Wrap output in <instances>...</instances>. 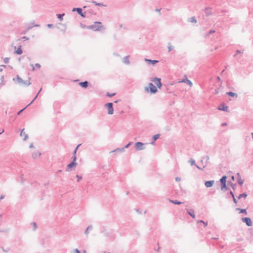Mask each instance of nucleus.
<instances>
[{
  "label": "nucleus",
  "mask_w": 253,
  "mask_h": 253,
  "mask_svg": "<svg viewBox=\"0 0 253 253\" xmlns=\"http://www.w3.org/2000/svg\"><path fill=\"white\" fill-rule=\"evenodd\" d=\"M81 144H79V145H78V146L76 147V148L75 149L74 151H73V155H76V153H77V150L78 149V148L81 146Z\"/></svg>",
  "instance_id": "nucleus-35"
},
{
  "label": "nucleus",
  "mask_w": 253,
  "mask_h": 253,
  "mask_svg": "<svg viewBox=\"0 0 253 253\" xmlns=\"http://www.w3.org/2000/svg\"><path fill=\"white\" fill-rule=\"evenodd\" d=\"M181 82L186 83L187 84H188L190 86H192V85L193 84L192 82L189 80H188L187 79H186L185 80V79L182 80Z\"/></svg>",
  "instance_id": "nucleus-25"
},
{
  "label": "nucleus",
  "mask_w": 253,
  "mask_h": 253,
  "mask_svg": "<svg viewBox=\"0 0 253 253\" xmlns=\"http://www.w3.org/2000/svg\"><path fill=\"white\" fill-rule=\"evenodd\" d=\"M72 11H76L78 12V13L83 17H85V16L84 13L82 12V9L81 8H73Z\"/></svg>",
  "instance_id": "nucleus-9"
},
{
  "label": "nucleus",
  "mask_w": 253,
  "mask_h": 253,
  "mask_svg": "<svg viewBox=\"0 0 253 253\" xmlns=\"http://www.w3.org/2000/svg\"><path fill=\"white\" fill-rule=\"evenodd\" d=\"M169 201H170V202H171L172 204H175V205H180L181 204H182V202H181L180 201H178L177 200H170Z\"/></svg>",
  "instance_id": "nucleus-27"
},
{
  "label": "nucleus",
  "mask_w": 253,
  "mask_h": 253,
  "mask_svg": "<svg viewBox=\"0 0 253 253\" xmlns=\"http://www.w3.org/2000/svg\"><path fill=\"white\" fill-rule=\"evenodd\" d=\"M125 151V148H118L113 151H111V152H110V153H114V152H116V153H123Z\"/></svg>",
  "instance_id": "nucleus-14"
},
{
  "label": "nucleus",
  "mask_w": 253,
  "mask_h": 253,
  "mask_svg": "<svg viewBox=\"0 0 253 253\" xmlns=\"http://www.w3.org/2000/svg\"><path fill=\"white\" fill-rule=\"evenodd\" d=\"M115 94H116L115 93H113L110 94L109 92H107L106 93V95L107 96H108V97H112V96H114L115 95Z\"/></svg>",
  "instance_id": "nucleus-40"
},
{
  "label": "nucleus",
  "mask_w": 253,
  "mask_h": 253,
  "mask_svg": "<svg viewBox=\"0 0 253 253\" xmlns=\"http://www.w3.org/2000/svg\"><path fill=\"white\" fill-rule=\"evenodd\" d=\"M222 126H225L227 125V124H226V123H222Z\"/></svg>",
  "instance_id": "nucleus-63"
},
{
  "label": "nucleus",
  "mask_w": 253,
  "mask_h": 253,
  "mask_svg": "<svg viewBox=\"0 0 253 253\" xmlns=\"http://www.w3.org/2000/svg\"><path fill=\"white\" fill-rule=\"evenodd\" d=\"M65 15L63 14H57V18L59 19L60 21H62L63 20V17Z\"/></svg>",
  "instance_id": "nucleus-29"
},
{
  "label": "nucleus",
  "mask_w": 253,
  "mask_h": 253,
  "mask_svg": "<svg viewBox=\"0 0 253 253\" xmlns=\"http://www.w3.org/2000/svg\"><path fill=\"white\" fill-rule=\"evenodd\" d=\"M238 175V179H237V182L238 184L240 185H242L244 183V180H243L240 176V175L239 173H237Z\"/></svg>",
  "instance_id": "nucleus-19"
},
{
  "label": "nucleus",
  "mask_w": 253,
  "mask_h": 253,
  "mask_svg": "<svg viewBox=\"0 0 253 253\" xmlns=\"http://www.w3.org/2000/svg\"><path fill=\"white\" fill-rule=\"evenodd\" d=\"M92 3H94L96 5H97V6H103V4L102 3H97L96 1H92Z\"/></svg>",
  "instance_id": "nucleus-38"
},
{
  "label": "nucleus",
  "mask_w": 253,
  "mask_h": 253,
  "mask_svg": "<svg viewBox=\"0 0 253 253\" xmlns=\"http://www.w3.org/2000/svg\"><path fill=\"white\" fill-rule=\"evenodd\" d=\"M15 53H16L17 54H18V55H20L21 54H22V50L21 49V46L20 45L17 49L15 51Z\"/></svg>",
  "instance_id": "nucleus-24"
},
{
  "label": "nucleus",
  "mask_w": 253,
  "mask_h": 253,
  "mask_svg": "<svg viewBox=\"0 0 253 253\" xmlns=\"http://www.w3.org/2000/svg\"><path fill=\"white\" fill-rule=\"evenodd\" d=\"M76 177L77 178L78 181H80V180L82 179V177L81 176H80L79 175H76Z\"/></svg>",
  "instance_id": "nucleus-42"
},
{
  "label": "nucleus",
  "mask_w": 253,
  "mask_h": 253,
  "mask_svg": "<svg viewBox=\"0 0 253 253\" xmlns=\"http://www.w3.org/2000/svg\"><path fill=\"white\" fill-rule=\"evenodd\" d=\"M247 196V194L246 193H242L241 194H240L239 196L238 197V199H241V198H244L245 199Z\"/></svg>",
  "instance_id": "nucleus-26"
},
{
  "label": "nucleus",
  "mask_w": 253,
  "mask_h": 253,
  "mask_svg": "<svg viewBox=\"0 0 253 253\" xmlns=\"http://www.w3.org/2000/svg\"><path fill=\"white\" fill-rule=\"evenodd\" d=\"M131 142L128 143L127 144H126L125 147H124L125 148H127L129 147V146L131 145Z\"/></svg>",
  "instance_id": "nucleus-44"
},
{
  "label": "nucleus",
  "mask_w": 253,
  "mask_h": 253,
  "mask_svg": "<svg viewBox=\"0 0 253 253\" xmlns=\"http://www.w3.org/2000/svg\"><path fill=\"white\" fill-rule=\"evenodd\" d=\"M209 159V157L208 156L203 157L202 158V159L201 160V162L203 164V165H204V166H203V168L205 167Z\"/></svg>",
  "instance_id": "nucleus-10"
},
{
  "label": "nucleus",
  "mask_w": 253,
  "mask_h": 253,
  "mask_svg": "<svg viewBox=\"0 0 253 253\" xmlns=\"http://www.w3.org/2000/svg\"><path fill=\"white\" fill-rule=\"evenodd\" d=\"M151 81L154 82L155 84L157 86L158 88H161L162 86V84L161 82V79L158 78H154L151 80Z\"/></svg>",
  "instance_id": "nucleus-7"
},
{
  "label": "nucleus",
  "mask_w": 253,
  "mask_h": 253,
  "mask_svg": "<svg viewBox=\"0 0 253 253\" xmlns=\"http://www.w3.org/2000/svg\"><path fill=\"white\" fill-rule=\"evenodd\" d=\"M39 26H40V25H38V24H33L32 26H29L27 28V31H29L30 30H31L34 27H39Z\"/></svg>",
  "instance_id": "nucleus-30"
},
{
  "label": "nucleus",
  "mask_w": 253,
  "mask_h": 253,
  "mask_svg": "<svg viewBox=\"0 0 253 253\" xmlns=\"http://www.w3.org/2000/svg\"><path fill=\"white\" fill-rule=\"evenodd\" d=\"M160 135L159 134H155L153 136V141L151 143V144H153L154 143V141H155L156 140H157L160 137Z\"/></svg>",
  "instance_id": "nucleus-23"
},
{
  "label": "nucleus",
  "mask_w": 253,
  "mask_h": 253,
  "mask_svg": "<svg viewBox=\"0 0 253 253\" xmlns=\"http://www.w3.org/2000/svg\"><path fill=\"white\" fill-rule=\"evenodd\" d=\"M203 224H204L205 226H207L208 225V222H204Z\"/></svg>",
  "instance_id": "nucleus-60"
},
{
  "label": "nucleus",
  "mask_w": 253,
  "mask_h": 253,
  "mask_svg": "<svg viewBox=\"0 0 253 253\" xmlns=\"http://www.w3.org/2000/svg\"><path fill=\"white\" fill-rule=\"evenodd\" d=\"M175 180L176 181H180L181 180V178L180 177H176L175 178Z\"/></svg>",
  "instance_id": "nucleus-48"
},
{
  "label": "nucleus",
  "mask_w": 253,
  "mask_h": 253,
  "mask_svg": "<svg viewBox=\"0 0 253 253\" xmlns=\"http://www.w3.org/2000/svg\"><path fill=\"white\" fill-rule=\"evenodd\" d=\"M189 21L192 23H196L197 21L194 17H192L189 18Z\"/></svg>",
  "instance_id": "nucleus-34"
},
{
  "label": "nucleus",
  "mask_w": 253,
  "mask_h": 253,
  "mask_svg": "<svg viewBox=\"0 0 253 253\" xmlns=\"http://www.w3.org/2000/svg\"><path fill=\"white\" fill-rule=\"evenodd\" d=\"M144 144L141 142H137L135 144V148L138 151L142 150L145 149Z\"/></svg>",
  "instance_id": "nucleus-6"
},
{
  "label": "nucleus",
  "mask_w": 253,
  "mask_h": 253,
  "mask_svg": "<svg viewBox=\"0 0 253 253\" xmlns=\"http://www.w3.org/2000/svg\"><path fill=\"white\" fill-rule=\"evenodd\" d=\"M34 147V144L33 143H31L30 144V146H29V148H33Z\"/></svg>",
  "instance_id": "nucleus-58"
},
{
  "label": "nucleus",
  "mask_w": 253,
  "mask_h": 253,
  "mask_svg": "<svg viewBox=\"0 0 253 253\" xmlns=\"http://www.w3.org/2000/svg\"><path fill=\"white\" fill-rule=\"evenodd\" d=\"M205 13L206 16H208L211 14V9L209 8H205Z\"/></svg>",
  "instance_id": "nucleus-28"
},
{
  "label": "nucleus",
  "mask_w": 253,
  "mask_h": 253,
  "mask_svg": "<svg viewBox=\"0 0 253 253\" xmlns=\"http://www.w3.org/2000/svg\"><path fill=\"white\" fill-rule=\"evenodd\" d=\"M88 82L87 81H84L83 82H80L79 85L83 88H86L88 85Z\"/></svg>",
  "instance_id": "nucleus-18"
},
{
  "label": "nucleus",
  "mask_w": 253,
  "mask_h": 253,
  "mask_svg": "<svg viewBox=\"0 0 253 253\" xmlns=\"http://www.w3.org/2000/svg\"><path fill=\"white\" fill-rule=\"evenodd\" d=\"M4 132V129L2 127H0V134Z\"/></svg>",
  "instance_id": "nucleus-49"
},
{
  "label": "nucleus",
  "mask_w": 253,
  "mask_h": 253,
  "mask_svg": "<svg viewBox=\"0 0 253 253\" xmlns=\"http://www.w3.org/2000/svg\"><path fill=\"white\" fill-rule=\"evenodd\" d=\"M105 106L108 109V113L109 114H113L114 112V109L113 108V103H107L105 104Z\"/></svg>",
  "instance_id": "nucleus-5"
},
{
  "label": "nucleus",
  "mask_w": 253,
  "mask_h": 253,
  "mask_svg": "<svg viewBox=\"0 0 253 253\" xmlns=\"http://www.w3.org/2000/svg\"><path fill=\"white\" fill-rule=\"evenodd\" d=\"M215 33V31L214 30H211L209 33L207 35V36H209L210 34H212V33Z\"/></svg>",
  "instance_id": "nucleus-43"
},
{
  "label": "nucleus",
  "mask_w": 253,
  "mask_h": 253,
  "mask_svg": "<svg viewBox=\"0 0 253 253\" xmlns=\"http://www.w3.org/2000/svg\"><path fill=\"white\" fill-rule=\"evenodd\" d=\"M128 57H129V56H126L125 57H124L123 60V62L124 63L127 64V65H129L130 64V62L128 60Z\"/></svg>",
  "instance_id": "nucleus-20"
},
{
  "label": "nucleus",
  "mask_w": 253,
  "mask_h": 253,
  "mask_svg": "<svg viewBox=\"0 0 253 253\" xmlns=\"http://www.w3.org/2000/svg\"><path fill=\"white\" fill-rule=\"evenodd\" d=\"M4 197H5V196H4V195H1L0 196V200H2V199H4Z\"/></svg>",
  "instance_id": "nucleus-56"
},
{
  "label": "nucleus",
  "mask_w": 253,
  "mask_h": 253,
  "mask_svg": "<svg viewBox=\"0 0 253 253\" xmlns=\"http://www.w3.org/2000/svg\"><path fill=\"white\" fill-rule=\"evenodd\" d=\"M9 58H8V57H5L4 59V63H8V62H9Z\"/></svg>",
  "instance_id": "nucleus-41"
},
{
  "label": "nucleus",
  "mask_w": 253,
  "mask_h": 253,
  "mask_svg": "<svg viewBox=\"0 0 253 253\" xmlns=\"http://www.w3.org/2000/svg\"><path fill=\"white\" fill-rule=\"evenodd\" d=\"M173 46L171 45V44H170V43H168V52H170L172 48H173Z\"/></svg>",
  "instance_id": "nucleus-31"
},
{
  "label": "nucleus",
  "mask_w": 253,
  "mask_h": 253,
  "mask_svg": "<svg viewBox=\"0 0 253 253\" xmlns=\"http://www.w3.org/2000/svg\"><path fill=\"white\" fill-rule=\"evenodd\" d=\"M28 31H27V29L25 31H23L22 33H21V34H26L27 33V32H28Z\"/></svg>",
  "instance_id": "nucleus-53"
},
{
  "label": "nucleus",
  "mask_w": 253,
  "mask_h": 253,
  "mask_svg": "<svg viewBox=\"0 0 253 253\" xmlns=\"http://www.w3.org/2000/svg\"><path fill=\"white\" fill-rule=\"evenodd\" d=\"M102 28L103 26L100 22H95L94 24L88 27V29H92L95 31H100Z\"/></svg>",
  "instance_id": "nucleus-1"
},
{
  "label": "nucleus",
  "mask_w": 253,
  "mask_h": 253,
  "mask_svg": "<svg viewBox=\"0 0 253 253\" xmlns=\"http://www.w3.org/2000/svg\"><path fill=\"white\" fill-rule=\"evenodd\" d=\"M148 87H145V90L146 91H149V87L150 88V91L152 93H155L157 92L158 90L157 88L153 85V84L151 83H150L148 84Z\"/></svg>",
  "instance_id": "nucleus-3"
},
{
  "label": "nucleus",
  "mask_w": 253,
  "mask_h": 253,
  "mask_svg": "<svg viewBox=\"0 0 253 253\" xmlns=\"http://www.w3.org/2000/svg\"><path fill=\"white\" fill-rule=\"evenodd\" d=\"M93 229V226L91 225H89L85 230L84 233L86 235V236L87 237L88 235L89 234V231H91Z\"/></svg>",
  "instance_id": "nucleus-17"
},
{
  "label": "nucleus",
  "mask_w": 253,
  "mask_h": 253,
  "mask_svg": "<svg viewBox=\"0 0 253 253\" xmlns=\"http://www.w3.org/2000/svg\"><path fill=\"white\" fill-rule=\"evenodd\" d=\"M250 233H251V234L253 236V228L251 229V231H250Z\"/></svg>",
  "instance_id": "nucleus-59"
},
{
  "label": "nucleus",
  "mask_w": 253,
  "mask_h": 253,
  "mask_svg": "<svg viewBox=\"0 0 253 253\" xmlns=\"http://www.w3.org/2000/svg\"><path fill=\"white\" fill-rule=\"evenodd\" d=\"M32 225L33 226V230L35 231L36 230V229L37 228V224H36V222H32Z\"/></svg>",
  "instance_id": "nucleus-37"
},
{
  "label": "nucleus",
  "mask_w": 253,
  "mask_h": 253,
  "mask_svg": "<svg viewBox=\"0 0 253 253\" xmlns=\"http://www.w3.org/2000/svg\"><path fill=\"white\" fill-rule=\"evenodd\" d=\"M22 39H24V41H26V40H29V38H28V37H25V36L23 37L22 38Z\"/></svg>",
  "instance_id": "nucleus-51"
},
{
  "label": "nucleus",
  "mask_w": 253,
  "mask_h": 253,
  "mask_svg": "<svg viewBox=\"0 0 253 253\" xmlns=\"http://www.w3.org/2000/svg\"><path fill=\"white\" fill-rule=\"evenodd\" d=\"M74 253H80V251L78 249H76L74 250Z\"/></svg>",
  "instance_id": "nucleus-47"
},
{
  "label": "nucleus",
  "mask_w": 253,
  "mask_h": 253,
  "mask_svg": "<svg viewBox=\"0 0 253 253\" xmlns=\"http://www.w3.org/2000/svg\"><path fill=\"white\" fill-rule=\"evenodd\" d=\"M144 60L148 63V64H152L153 65H155V64L159 62L158 60H152L151 59H148L147 58H145Z\"/></svg>",
  "instance_id": "nucleus-11"
},
{
  "label": "nucleus",
  "mask_w": 253,
  "mask_h": 253,
  "mask_svg": "<svg viewBox=\"0 0 253 253\" xmlns=\"http://www.w3.org/2000/svg\"><path fill=\"white\" fill-rule=\"evenodd\" d=\"M41 155V153L39 152H33L32 154V158L34 159L39 158Z\"/></svg>",
  "instance_id": "nucleus-15"
},
{
  "label": "nucleus",
  "mask_w": 253,
  "mask_h": 253,
  "mask_svg": "<svg viewBox=\"0 0 253 253\" xmlns=\"http://www.w3.org/2000/svg\"><path fill=\"white\" fill-rule=\"evenodd\" d=\"M26 107H26L24 108L23 109H21V110H20V111L18 112L17 114H18V115H19V114H20V113H21V112H22V111H23V110H24L26 108Z\"/></svg>",
  "instance_id": "nucleus-50"
},
{
  "label": "nucleus",
  "mask_w": 253,
  "mask_h": 253,
  "mask_svg": "<svg viewBox=\"0 0 253 253\" xmlns=\"http://www.w3.org/2000/svg\"><path fill=\"white\" fill-rule=\"evenodd\" d=\"M3 79H4V76H2L1 78H0V80L1 81V82H3Z\"/></svg>",
  "instance_id": "nucleus-62"
},
{
  "label": "nucleus",
  "mask_w": 253,
  "mask_h": 253,
  "mask_svg": "<svg viewBox=\"0 0 253 253\" xmlns=\"http://www.w3.org/2000/svg\"><path fill=\"white\" fill-rule=\"evenodd\" d=\"M214 182V180L207 181L205 182V185L207 188L211 187L213 185Z\"/></svg>",
  "instance_id": "nucleus-12"
},
{
  "label": "nucleus",
  "mask_w": 253,
  "mask_h": 253,
  "mask_svg": "<svg viewBox=\"0 0 253 253\" xmlns=\"http://www.w3.org/2000/svg\"><path fill=\"white\" fill-rule=\"evenodd\" d=\"M241 220L243 222L246 223L248 226H252L253 222L249 217H243L241 218Z\"/></svg>",
  "instance_id": "nucleus-4"
},
{
  "label": "nucleus",
  "mask_w": 253,
  "mask_h": 253,
  "mask_svg": "<svg viewBox=\"0 0 253 253\" xmlns=\"http://www.w3.org/2000/svg\"><path fill=\"white\" fill-rule=\"evenodd\" d=\"M204 221H203V220H198V221H197V223H204Z\"/></svg>",
  "instance_id": "nucleus-57"
},
{
  "label": "nucleus",
  "mask_w": 253,
  "mask_h": 253,
  "mask_svg": "<svg viewBox=\"0 0 253 253\" xmlns=\"http://www.w3.org/2000/svg\"><path fill=\"white\" fill-rule=\"evenodd\" d=\"M227 109L228 107L226 106L224 104L222 103V111H228Z\"/></svg>",
  "instance_id": "nucleus-36"
},
{
  "label": "nucleus",
  "mask_w": 253,
  "mask_h": 253,
  "mask_svg": "<svg viewBox=\"0 0 253 253\" xmlns=\"http://www.w3.org/2000/svg\"><path fill=\"white\" fill-rule=\"evenodd\" d=\"M218 109L219 110H221V104H220L218 107Z\"/></svg>",
  "instance_id": "nucleus-55"
},
{
  "label": "nucleus",
  "mask_w": 253,
  "mask_h": 253,
  "mask_svg": "<svg viewBox=\"0 0 253 253\" xmlns=\"http://www.w3.org/2000/svg\"><path fill=\"white\" fill-rule=\"evenodd\" d=\"M230 194L231 195L232 197H233L234 202L235 204H237V199L235 198V197H234V195L232 191H230Z\"/></svg>",
  "instance_id": "nucleus-33"
},
{
  "label": "nucleus",
  "mask_w": 253,
  "mask_h": 253,
  "mask_svg": "<svg viewBox=\"0 0 253 253\" xmlns=\"http://www.w3.org/2000/svg\"><path fill=\"white\" fill-rule=\"evenodd\" d=\"M4 84V83L3 82H1L0 84V86L3 85Z\"/></svg>",
  "instance_id": "nucleus-61"
},
{
  "label": "nucleus",
  "mask_w": 253,
  "mask_h": 253,
  "mask_svg": "<svg viewBox=\"0 0 253 253\" xmlns=\"http://www.w3.org/2000/svg\"><path fill=\"white\" fill-rule=\"evenodd\" d=\"M31 66L32 67V70H35V68H34L33 65L31 64Z\"/></svg>",
  "instance_id": "nucleus-64"
},
{
  "label": "nucleus",
  "mask_w": 253,
  "mask_h": 253,
  "mask_svg": "<svg viewBox=\"0 0 253 253\" xmlns=\"http://www.w3.org/2000/svg\"><path fill=\"white\" fill-rule=\"evenodd\" d=\"M38 95L39 93H37L36 96H35L34 99L27 106V107L31 105L33 102V101L38 97Z\"/></svg>",
  "instance_id": "nucleus-39"
},
{
  "label": "nucleus",
  "mask_w": 253,
  "mask_h": 253,
  "mask_svg": "<svg viewBox=\"0 0 253 253\" xmlns=\"http://www.w3.org/2000/svg\"><path fill=\"white\" fill-rule=\"evenodd\" d=\"M47 26L48 27V28H51L53 27V25L52 24H47Z\"/></svg>",
  "instance_id": "nucleus-54"
},
{
  "label": "nucleus",
  "mask_w": 253,
  "mask_h": 253,
  "mask_svg": "<svg viewBox=\"0 0 253 253\" xmlns=\"http://www.w3.org/2000/svg\"><path fill=\"white\" fill-rule=\"evenodd\" d=\"M236 210L239 211L240 213H245L246 215L247 214V210L245 209H240V208H237L236 209Z\"/></svg>",
  "instance_id": "nucleus-22"
},
{
  "label": "nucleus",
  "mask_w": 253,
  "mask_h": 253,
  "mask_svg": "<svg viewBox=\"0 0 253 253\" xmlns=\"http://www.w3.org/2000/svg\"><path fill=\"white\" fill-rule=\"evenodd\" d=\"M191 165H196L195 160H192L191 161Z\"/></svg>",
  "instance_id": "nucleus-46"
},
{
  "label": "nucleus",
  "mask_w": 253,
  "mask_h": 253,
  "mask_svg": "<svg viewBox=\"0 0 253 253\" xmlns=\"http://www.w3.org/2000/svg\"><path fill=\"white\" fill-rule=\"evenodd\" d=\"M77 165V163L76 162H72L71 163L68 164L67 165V168L68 169H71L73 168V167L76 166Z\"/></svg>",
  "instance_id": "nucleus-21"
},
{
  "label": "nucleus",
  "mask_w": 253,
  "mask_h": 253,
  "mask_svg": "<svg viewBox=\"0 0 253 253\" xmlns=\"http://www.w3.org/2000/svg\"><path fill=\"white\" fill-rule=\"evenodd\" d=\"M20 137H24L23 138V141H26L28 138V134L25 131V129L23 128L21 130L20 133Z\"/></svg>",
  "instance_id": "nucleus-8"
},
{
  "label": "nucleus",
  "mask_w": 253,
  "mask_h": 253,
  "mask_svg": "<svg viewBox=\"0 0 253 253\" xmlns=\"http://www.w3.org/2000/svg\"><path fill=\"white\" fill-rule=\"evenodd\" d=\"M187 213L190 215L193 218H195V212H194V211L192 209H190V210H187Z\"/></svg>",
  "instance_id": "nucleus-16"
},
{
  "label": "nucleus",
  "mask_w": 253,
  "mask_h": 253,
  "mask_svg": "<svg viewBox=\"0 0 253 253\" xmlns=\"http://www.w3.org/2000/svg\"><path fill=\"white\" fill-rule=\"evenodd\" d=\"M72 159H73V161L72 162H76V155H73V157H72Z\"/></svg>",
  "instance_id": "nucleus-45"
},
{
  "label": "nucleus",
  "mask_w": 253,
  "mask_h": 253,
  "mask_svg": "<svg viewBox=\"0 0 253 253\" xmlns=\"http://www.w3.org/2000/svg\"><path fill=\"white\" fill-rule=\"evenodd\" d=\"M226 94L229 95V96H232V97L237 95L236 93H234L233 92H231V91L227 92Z\"/></svg>",
  "instance_id": "nucleus-32"
},
{
  "label": "nucleus",
  "mask_w": 253,
  "mask_h": 253,
  "mask_svg": "<svg viewBox=\"0 0 253 253\" xmlns=\"http://www.w3.org/2000/svg\"><path fill=\"white\" fill-rule=\"evenodd\" d=\"M16 79L17 80L18 83L19 84L22 85L24 86H28L31 84V82H30L29 80L28 81H24L18 75L17 76Z\"/></svg>",
  "instance_id": "nucleus-2"
},
{
  "label": "nucleus",
  "mask_w": 253,
  "mask_h": 253,
  "mask_svg": "<svg viewBox=\"0 0 253 253\" xmlns=\"http://www.w3.org/2000/svg\"><path fill=\"white\" fill-rule=\"evenodd\" d=\"M226 176H222V190L223 189H226Z\"/></svg>",
  "instance_id": "nucleus-13"
},
{
  "label": "nucleus",
  "mask_w": 253,
  "mask_h": 253,
  "mask_svg": "<svg viewBox=\"0 0 253 253\" xmlns=\"http://www.w3.org/2000/svg\"><path fill=\"white\" fill-rule=\"evenodd\" d=\"M35 66H36V67H38V68H40L41 67V65H40V64H38V63H36V64H35Z\"/></svg>",
  "instance_id": "nucleus-52"
}]
</instances>
